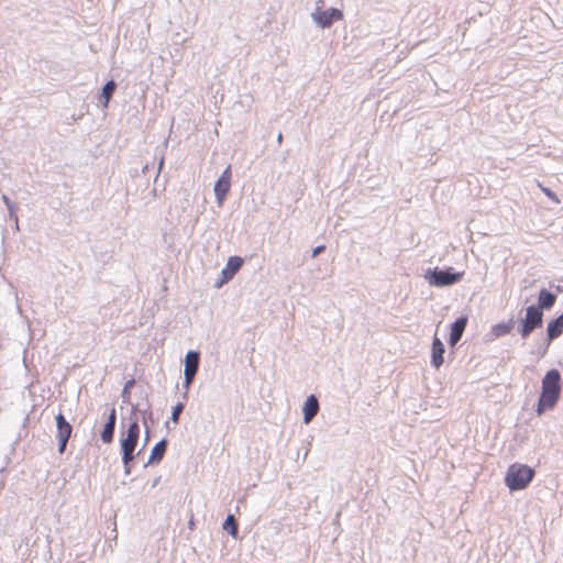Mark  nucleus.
Returning <instances> with one entry per match:
<instances>
[{
	"mask_svg": "<svg viewBox=\"0 0 563 563\" xmlns=\"http://www.w3.org/2000/svg\"><path fill=\"white\" fill-rule=\"evenodd\" d=\"M303 421L306 423H309L313 417L318 413L319 410V402L318 399L311 395L307 398L305 405H303Z\"/></svg>",
	"mask_w": 563,
	"mask_h": 563,
	"instance_id": "nucleus-13",
	"label": "nucleus"
},
{
	"mask_svg": "<svg viewBox=\"0 0 563 563\" xmlns=\"http://www.w3.org/2000/svg\"><path fill=\"white\" fill-rule=\"evenodd\" d=\"M282 134L278 135V142L280 143L282 142Z\"/></svg>",
	"mask_w": 563,
	"mask_h": 563,
	"instance_id": "nucleus-25",
	"label": "nucleus"
},
{
	"mask_svg": "<svg viewBox=\"0 0 563 563\" xmlns=\"http://www.w3.org/2000/svg\"><path fill=\"white\" fill-rule=\"evenodd\" d=\"M115 89V82L113 80L108 81L103 89H102V96L104 97V107L108 106L109 100Z\"/></svg>",
	"mask_w": 563,
	"mask_h": 563,
	"instance_id": "nucleus-19",
	"label": "nucleus"
},
{
	"mask_svg": "<svg viewBox=\"0 0 563 563\" xmlns=\"http://www.w3.org/2000/svg\"><path fill=\"white\" fill-rule=\"evenodd\" d=\"M534 470L525 464H511L506 473L505 483L511 490L526 488L533 479Z\"/></svg>",
	"mask_w": 563,
	"mask_h": 563,
	"instance_id": "nucleus-2",
	"label": "nucleus"
},
{
	"mask_svg": "<svg viewBox=\"0 0 563 563\" xmlns=\"http://www.w3.org/2000/svg\"><path fill=\"white\" fill-rule=\"evenodd\" d=\"M463 277V273H452L449 271L434 269L427 275V278L432 286L443 287L450 286L460 282Z\"/></svg>",
	"mask_w": 563,
	"mask_h": 563,
	"instance_id": "nucleus-5",
	"label": "nucleus"
},
{
	"mask_svg": "<svg viewBox=\"0 0 563 563\" xmlns=\"http://www.w3.org/2000/svg\"><path fill=\"white\" fill-rule=\"evenodd\" d=\"M140 435V426L137 421H133L130 423L126 432L123 434L121 440V449H122V461L126 466V473H129V464L133 461L134 455L133 452L136 448Z\"/></svg>",
	"mask_w": 563,
	"mask_h": 563,
	"instance_id": "nucleus-3",
	"label": "nucleus"
},
{
	"mask_svg": "<svg viewBox=\"0 0 563 563\" xmlns=\"http://www.w3.org/2000/svg\"><path fill=\"white\" fill-rule=\"evenodd\" d=\"M56 426H57V439L59 442V452L63 453L65 451L67 441L71 434V426L66 421L63 413H58L56 416Z\"/></svg>",
	"mask_w": 563,
	"mask_h": 563,
	"instance_id": "nucleus-8",
	"label": "nucleus"
},
{
	"mask_svg": "<svg viewBox=\"0 0 563 563\" xmlns=\"http://www.w3.org/2000/svg\"><path fill=\"white\" fill-rule=\"evenodd\" d=\"M314 22L321 27L330 26L334 21L342 20L343 13L342 11L331 8L323 11H318L312 15Z\"/></svg>",
	"mask_w": 563,
	"mask_h": 563,
	"instance_id": "nucleus-7",
	"label": "nucleus"
},
{
	"mask_svg": "<svg viewBox=\"0 0 563 563\" xmlns=\"http://www.w3.org/2000/svg\"><path fill=\"white\" fill-rule=\"evenodd\" d=\"M324 250V245L317 246L312 252V257H316Z\"/></svg>",
	"mask_w": 563,
	"mask_h": 563,
	"instance_id": "nucleus-23",
	"label": "nucleus"
},
{
	"mask_svg": "<svg viewBox=\"0 0 563 563\" xmlns=\"http://www.w3.org/2000/svg\"><path fill=\"white\" fill-rule=\"evenodd\" d=\"M443 354H444V345L442 341L438 338H433L432 342V351H431V363L433 367L439 368L443 362Z\"/></svg>",
	"mask_w": 563,
	"mask_h": 563,
	"instance_id": "nucleus-10",
	"label": "nucleus"
},
{
	"mask_svg": "<svg viewBox=\"0 0 563 563\" xmlns=\"http://www.w3.org/2000/svg\"><path fill=\"white\" fill-rule=\"evenodd\" d=\"M561 396V374L558 369H550L541 383V394L538 400L537 413L541 416L548 410H552Z\"/></svg>",
	"mask_w": 563,
	"mask_h": 563,
	"instance_id": "nucleus-1",
	"label": "nucleus"
},
{
	"mask_svg": "<svg viewBox=\"0 0 563 563\" xmlns=\"http://www.w3.org/2000/svg\"><path fill=\"white\" fill-rule=\"evenodd\" d=\"M556 297L552 292L542 289L539 292L538 303L541 311L542 309H550L555 303Z\"/></svg>",
	"mask_w": 563,
	"mask_h": 563,
	"instance_id": "nucleus-16",
	"label": "nucleus"
},
{
	"mask_svg": "<svg viewBox=\"0 0 563 563\" xmlns=\"http://www.w3.org/2000/svg\"><path fill=\"white\" fill-rule=\"evenodd\" d=\"M223 529L233 538L238 537V523L233 515H229L223 523Z\"/></svg>",
	"mask_w": 563,
	"mask_h": 563,
	"instance_id": "nucleus-18",
	"label": "nucleus"
},
{
	"mask_svg": "<svg viewBox=\"0 0 563 563\" xmlns=\"http://www.w3.org/2000/svg\"><path fill=\"white\" fill-rule=\"evenodd\" d=\"M466 323H467V318L466 317H462V318H459L453 324H452V328H451V333H450V339H449V343L450 345H455L464 330H465V327H466Z\"/></svg>",
	"mask_w": 563,
	"mask_h": 563,
	"instance_id": "nucleus-11",
	"label": "nucleus"
},
{
	"mask_svg": "<svg viewBox=\"0 0 563 563\" xmlns=\"http://www.w3.org/2000/svg\"><path fill=\"white\" fill-rule=\"evenodd\" d=\"M542 311L536 306H529L526 310V318L521 322L520 333L527 338L537 327L542 324Z\"/></svg>",
	"mask_w": 563,
	"mask_h": 563,
	"instance_id": "nucleus-4",
	"label": "nucleus"
},
{
	"mask_svg": "<svg viewBox=\"0 0 563 563\" xmlns=\"http://www.w3.org/2000/svg\"><path fill=\"white\" fill-rule=\"evenodd\" d=\"M199 365V353L190 351L185 358V380L186 385H190Z\"/></svg>",
	"mask_w": 563,
	"mask_h": 563,
	"instance_id": "nucleus-9",
	"label": "nucleus"
},
{
	"mask_svg": "<svg viewBox=\"0 0 563 563\" xmlns=\"http://www.w3.org/2000/svg\"><path fill=\"white\" fill-rule=\"evenodd\" d=\"M539 187L553 202L560 203L559 197L551 189L543 187L542 185H539Z\"/></svg>",
	"mask_w": 563,
	"mask_h": 563,
	"instance_id": "nucleus-21",
	"label": "nucleus"
},
{
	"mask_svg": "<svg viewBox=\"0 0 563 563\" xmlns=\"http://www.w3.org/2000/svg\"><path fill=\"white\" fill-rule=\"evenodd\" d=\"M510 330H511L510 324L499 323L493 328V333L495 334V336H501V335L507 334Z\"/></svg>",
	"mask_w": 563,
	"mask_h": 563,
	"instance_id": "nucleus-20",
	"label": "nucleus"
},
{
	"mask_svg": "<svg viewBox=\"0 0 563 563\" xmlns=\"http://www.w3.org/2000/svg\"><path fill=\"white\" fill-rule=\"evenodd\" d=\"M3 201H4V203H5L10 209H12L11 201H10V199H9L7 196H3Z\"/></svg>",
	"mask_w": 563,
	"mask_h": 563,
	"instance_id": "nucleus-24",
	"label": "nucleus"
},
{
	"mask_svg": "<svg viewBox=\"0 0 563 563\" xmlns=\"http://www.w3.org/2000/svg\"><path fill=\"white\" fill-rule=\"evenodd\" d=\"M184 409V406L181 404H178L174 407L173 409V412H172V420L177 423L178 422V419H179V415L181 413Z\"/></svg>",
	"mask_w": 563,
	"mask_h": 563,
	"instance_id": "nucleus-22",
	"label": "nucleus"
},
{
	"mask_svg": "<svg viewBox=\"0 0 563 563\" xmlns=\"http://www.w3.org/2000/svg\"><path fill=\"white\" fill-rule=\"evenodd\" d=\"M243 260L239 256H232L229 258L227 266L222 271L223 280L228 282L231 279L236 272L241 268Z\"/></svg>",
	"mask_w": 563,
	"mask_h": 563,
	"instance_id": "nucleus-14",
	"label": "nucleus"
},
{
	"mask_svg": "<svg viewBox=\"0 0 563 563\" xmlns=\"http://www.w3.org/2000/svg\"><path fill=\"white\" fill-rule=\"evenodd\" d=\"M563 333V313L548 323V338L552 341Z\"/></svg>",
	"mask_w": 563,
	"mask_h": 563,
	"instance_id": "nucleus-15",
	"label": "nucleus"
},
{
	"mask_svg": "<svg viewBox=\"0 0 563 563\" xmlns=\"http://www.w3.org/2000/svg\"><path fill=\"white\" fill-rule=\"evenodd\" d=\"M115 421H117V413L115 409L112 408L108 418L107 423L103 427V430L101 432V440L104 443H110L113 439V433L115 429Z\"/></svg>",
	"mask_w": 563,
	"mask_h": 563,
	"instance_id": "nucleus-12",
	"label": "nucleus"
},
{
	"mask_svg": "<svg viewBox=\"0 0 563 563\" xmlns=\"http://www.w3.org/2000/svg\"><path fill=\"white\" fill-rule=\"evenodd\" d=\"M231 166H228L214 185V194L219 205H222L231 188Z\"/></svg>",
	"mask_w": 563,
	"mask_h": 563,
	"instance_id": "nucleus-6",
	"label": "nucleus"
},
{
	"mask_svg": "<svg viewBox=\"0 0 563 563\" xmlns=\"http://www.w3.org/2000/svg\"><path fill=\"white\" fill-rule=\"evenodd\" d=\"M166 451V441L162 440L154 445L152 449L151 457L148 463L158 462L163 459Z\"/></svg>",
	"mask_w": 563,
	"mask_h": 563,
	"instance_id": "nucleus-17",
	"label": "nucleus"
}]
</instances>
